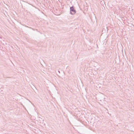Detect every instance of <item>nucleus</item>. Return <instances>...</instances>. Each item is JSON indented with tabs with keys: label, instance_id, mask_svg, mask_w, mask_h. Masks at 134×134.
I'll return each mask as SVG.
<instances>
[{
	"label": "nucleus",
	"instance_id": "obj_1",
	"mask_svg": "<svg viewBox=\"0 0 134 134\" xmlns=\"http://www.w3.org/2000/svg\"><path fill=\"white\" fill-rule=\"evenodd\" d=\"M70 13L71 14H74L76 13V10L73 7H71L70 8Z\"/></svg>",
	"mask_w": 134,
	"mask_h": 134
}]
</instances>
